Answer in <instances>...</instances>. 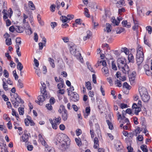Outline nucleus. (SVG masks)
<instances>
[{
	"label": "nucleus",
	"instance_id": "f257e3e1",
	"mask_svg": "<svg viewBox=\"0 0 152 152\" xmlns=\"http://www.w3.org/2000/svg\"><path fill=\"white\" fill-rule=\"evenodd\" d=\"M117 65L118 69L121 70L124 73L128 75L129 69L124 58H118L117 60Z\"/></svg>",
	"mask_w": 152,
	"mask_h": 152
},
{
	"label": "nucleus",
	"instance_id": "f03ea898",
	"mask_svg": "<svg viewBox=\"0 0 152 152\" xmlns=\"http://www.w3.org/2000/svg\"><path fill=\"white\" fill-rule=\"evenodd\" d=\"M139 91L142 100L145 102H148L150 99L147 90L144 88H139Z\"/></svg>",
	"mask_w": 152,
	"mask_h": 152
},
{
	"label": "nucleus",
	"instance_id": "7ed1b4c3",
	"mask_svg": "<svg viewBox=\"0 0 152 152\" xmlns=\"http://www.w3.org/2000/svg\"><path fill=\"white\" fill-rule=\"evenodd\" d=\"M69 49L71 53L74 56H78L81 59H83L82 57L81 56V54L78 51H76V46L75 44H70L69 45Z\"/></svg>",
	"mask_w": 152,
	"mask_h": 152
},
{
	"label": "nucleus",
	"instance_id": "20e7f679",
	"mask_svg": "<svg viewBox=\"0 0 152 152\" xmlns=\"http://www.w3.org/2000/svg\"><path fill=\"white\" fill-rule=\"evenodd\" d=\"M57 141L56 143V145H59L60 143L67 140L69 142V139L66 135H63L62 134H57L56 137Z\"/></svg>",
	"mask_w": 152,
	"mask_h": 152
},
{
	"label": "nucleus",
	"instance_id": "39448f33",
	"mask_svg": "<svg viewBox=\"0 0 152 152\" xmlns=\"http://www.w3.org/2000/svg\"><path fill=\"white\" fill-rule=\"evenodd\" d=\"M144 57V54H136V61L137 65L138 66L143 62Z\"/></svg>",
	"mask_w": 152,
	"mask_h": 152
},
{
	"label": "nucleus",
	"instance_id": "423d86ee",
	"mask_svg": "<svg viewBox=\"0 0 152 152\" xmlns=\"http://www.w3.org/2000/svg\"><path fill=\"white\" fill-rule=\"evenodd\" d=\"M48 97L47 94L39 96L38 97V101L36 100L35 102L37 103L38 102L39 104L40 105H42L43 104V102L45 100V99Z\"/></svg>",
	"mask_w": 152,
	"mask_h": 152
},
{
	"label": "nucleus",
	"instance_id": "0eeeda50",
	"mask_svg": "<svg viewBox=\"0 0 152 152\" xmlns=\"http://www.w3.org/2000/svg\"><path fill=\"white\" fill-rule=\"evenodd\" d=\"M72 94L71 99L72 101L75 102L78 101L79 99V95L76 92H73Z\"/></svg>",
	"mask_w": 152,
	"mask_h": 152
},
{
	"label": "nucleus",
	"instance_id": "6e6552de",
	"mask_svg": "<svg viewBox=\"0 0 152 152\" xmlns=\"http://www.w3.org/2000/svg\"><path fill=\"white\" fill-rule=\"evenodd\" d=\"M7 3L6 1L0 0V13L3 8H7Z\"/></svg>",
	"mask_w": 152,
	"mask_h": 152
},
{
	"label": "nucleus",
	"instance_id": "1a4fd4ad",
	"mask_svg": "<svg viewBox=\"0 0 152 152\" xmlns=\"http://www.w3.org/2000/svg\"><path fill=\"white\" fill-rule=\"evenodd\" d=\"M67 140L64 141L60 143L59 145H60V148L61 150L65 151L66 150L67 144Z\"/></svg>",
	"mask_w": 152,
	"mask_h": 152
},
{
	"label": "nucleus",
	"instance_id": "9d476101",
	"mask_svg": "<svg viewBox=\"0 0 152 152\" xmlns=\"http://www.w3.org/2000/svg\"><path fill=\"white\" fill-rule=\"evenodd\" d=\"M29 135H30L29 133L28 134L24 133L22 137V140H21V141H23V142H27L28 140Z\"/></svg>",
	"mask_w": 152,
	"mask_h": 152
},
{
	"label": "nucleus",
	"instance_id": "9b49d317",
	"mask_svg": "<svg viewBox=\"0 0 152 152\" xmlns=\"http://www.w3.org/2000/svg\"><path fill=\"white\" fill-rule=\"evenodd\" d=\"M86 33V35L84 36L83 37V40L84 41H86L87 39H90L92 35V33L90 31H87Z\"/></svg>",
	"mask_w": 152,
	"mask_h": 152
},
{
	"label": "nucleus",
	"instance_id": "f8f14e48",
	"mask_svg": "<svg viewBox=\"0 0 152 152\" xmlns=\"http://www.w3.org/2000/svg\"><path fill=\"white\" fill-rule=\"evenodd\" d=\"M68 115L67 113V110H65L64 112H62L61 117L63 120L66 121L67 119Z\"/></svg>",
	"mask_w": 152,
	"mask_h": 152
},
{
	"label": "nucleus",
	"instance_id": "ddd939ff",
	"mask_svg": "<svg viewBox=\"0 0 152 152\" xmlns=\"http://www.w3.org/2000/svg\"><path fill=\"white\" fill-rule=\"evenodd\" d=\"M106 28L104 29V31L107 33L110 32L111 30V25L109 23H106Z\"/></svg>",
	"mask_w": 152,
	"mask_h": 152
},
{
	"label": "nucleus",
	"instance_id": "4468645a",
	"mask_svg": "<svg viewBox=\"0 0 152 152\" xmlns=\"http://www.w3.org/2000/svg\"><path fill=\"white\" fill-rule=\"evenodd\" d=\"M94 148L95 149H97L99 146V140L97 137H95L94 139Z\"/></svg>",
	"mask_w": 152,
	"mask_h": 152
},
{
	"label": "nucleus",
	"instance_id": "2eb2a0df",
	"mask_svg": "<svg viewBox=\"0 0 152 152\" xmlns=\"http://www.w3.org/2000/svg\"><path fill=\"white\" fill-rule=\"evenodd\" d=\"M24 30L22 26H16L15 27V31L18 33H22L23 31Z\"/></svg>",
	"mask_w": 152,
	"mask_h": 152
},
{
	"label": "nucleus",
	"instance_id": "dca6fc26",
	"mask_svg": "<svg viewBox=\"0 0 152 152\" xmlns=\"http://www.w3.org/2000/svg\"><path fill=\"white\" fill-rule=\"evenodd\" d=\"M115 31L117 34H119L122 32H125L124 28L122 27H118L116 29Z\"/></svg>",
	"mask_w": 152,
	"mask_h": 152
},
{
	"label": "nucleus",
	"instance_id": "f3484780",
	"mask_svg": "<svg viewBox=\"0 0 152 152\" xmlns=\"http://www.w3.org/2000/svg\"><path fill=\"white\" fill-rule=\"evenodd\" d=\"M122 24L123 26L127 28H129L131 26V25L130 23H128L127 20H123L122 22Z\"/></svg>",
	"mask_w": 152,
	"mask_h": 152
},
{
	"label": "nucleus",
	"instance_id": "a211bd4d",
	"mask_svg": "<svg viewBox=\"0 0 152 152\" xmlns=\"http://www.w3.org/2000/svg\"><path fill=\"white\" fill-rule=\"evenodd\" d=\"M49 121L50 122L51 124L52 125V126L53 128L55 129H56L57 128V125H58V124H57L56 123H55L53 122V120L51 119H49Z\"/></svg>",
	"mask_w": 152,
	"mask_h": 152
},
{
	"label": "nucleus",
	"instance_id": "6ab92c4d",
	"mask_svg": "<svg viewBox=\"0 0 152 152\" xmlns=\"http://www.w3.org/2000/svg\"><path fill=\"white\" fill-rule=\"evenodd\" d=\"M143 49L142 47L138 46L136 54H144Z\"/></svg>",
	"mask_w": 152,
	"mask_h": 152
},
{
	"label": "nucleus",
	"instance_id": "aec40b11",
	"mask_svg": "<svg viewBox=\"0 0 152 152\" xmlns=\"http://www.w3.org/2000/svg\"><path fill=\"white\" fill-rule=\"evenodd\" d=\"M128 60L130 62H134V57L132 54L130 53L129 55L128 56Z\"/></svg>",
	"mask_w": 152,
	"mask_h": 152
},
{
	"label": "nucleus",
	"instance_id": "412c9836",
	"mask_svg": "<svg viewBox=\"0 0 152 152\" xmlns=\"http://www.w3.org/2000/svg\"><path fill=\"white\" fill-rule=\"evenodd\" d=\"M54 121L55 123L59 124L61 122V118L59 116H58L57 118H55L53 119V121Z\"/></svg>",
	"mask_w": 152,
	"mask_h": 152
},
{
	"label": "nucleus",
	"instance_id": "4be33fe9",
	"mask_svg": "<svg viewBox=\"0 0 152 152\" xmlns=\"http://www.w3.org/2000/svg\"><path fill=\"white\" fill-rule=\"evenodd\" d=\"M48 60L52 67L53 68H54L55 67V65L54 64V60L50 57L48 58Z\"/></svg>",
	"mask_w": 152,
	"mask_h": 152
},
{
	"label": "nucleus",
	"instance_id": "5701e85b",
	"mask_svg": "<svg viewBox=\"0 0 152 152\" xmlns=\"http://www.w3.org/2000/svg\"><path fill=\"white\" fill-rule=\"evenodd\" d=\"M95 118V117L94 115H93L92 117L91 118L89 121V124L91 127L93 126V124L94 122Z\"/></svg>",
	"mask_w": 152,
	"mask_h": 152
},
{
	"label": "nucleus",
	"instance_id": "b1692460",
	"mask_svg": "<svg viewBox=\"0 0 152 152\" xmlns=\"http://www.w3.org/2000/svg\"><path fill=\"white\" fill-rule=\"evenodd\" d=\"M6 79L5 78H3L2 79L3 81V88L5 91H7L8 90V88L7 85H6L5 83V81H6Z\"/></svg>",
	"mask_w": 152,
	"mask_h": 152
},
{
	"label": "nucleus",
	"instance_id": "393cba45",
	"mask_svg": "<svg viewBox=\"0 0 152 152\" xmlns=\"http://www.w3.org/2000/svg\"><path fill=\"white\" fill-rule=\"evenodd\" d=\"M111 21L114 25L118 26L119 23V21H118L117 20H115V17H112Z\"/></svg>",
	"mask_w": 152,
	"mask_h": 152
},
{
	"label": "nucleus",
	"instance_id": "a878e982",
	"mask_svg": "<svg viewBox=\"0 0 152 152\" xmlns=\"http://www.w3.org/2000/svg\"><path fill=\"white\" fill-rule=\"evenodd\" d=\"M138 14L139 15L143 14V8L142 7H137Z\"/></svg>",
	"mask_w": 152,
	"mask_h": 152
},
{
	"label": "nucleus",
	"instance_id": "bb28decb",
	"mask_svg": "<svg viewBox=\"0 0 152 152\" xmlns=\"http://www.w3.org/2000/svg\"><path fill=\"white\" fill-rule=\"evenodd\" d=\"M84 14L85 16L87 18H89L90 17V15L89 14V11L88 9L86 8H85L84 9Z\"/></svg>",
	"mask_w": 152,
	"mask_h": 152
},
{
	"label": "nucleus",
	"instance_id": "cd10ccee",
	"mask_svg": "<svg viewBox=\"0 0 152 152\" xmlns=\"http://www.w3.org/2000/svg\"><path fill=\"white\" fill-rule=\"evenodd\" d=\"M90 107H87L86 109V113L87 115H84V117L85 118H86L90 114Z\"/></svg>",
	"mask_w": 152,
	"mask_h": 152
},
{
	"label": "nucleus",
	"instance_id": "c85d7f7f",
	"mask_svg": "<svg viewBox=\"0 0 152 152\" xmlns=\"http://www.w3.org/2000/svg\"><path fill=\"white\" fill-rule=\"evenodd\" d=\"M121 51L122 52L124 53L126 55L128 54L129 53V50L126 47L122 48L121 49Z\"/></svg>",
	"mask_w": 152,
	"mask_h": 152
},
{
	"label": "nucleus",
	"instance_id": "c756f323",
	"mask_svg": "<svg viewBox=\"0 0 152 152\" xmlns=\"http://www.w3.org/2000/svg\"><path fill=\"white\" fill-rule=\"evenodd\" d=\"M140 148L143 152H148V149L146 145H142L140 146Z\"/></svg>",
	"mask_w": 152,
	"mask_h": 152
},
{
	"label": "nucleus",
	"instance_id": "7c9ffc66",
	"mask_svg": "<svg viewBox=\"0 0 152 152\" xmlns=\"http://www.w3.org/2000/svg\"><path fill=\"white\" fill-rule=\"evenodd\" d=\"M28 4L29 6L30 7L31 9L32 10H34L35 9V7L34 5L31 1H30L28 2Z\"/></svg>",
	"mask_w": 152,
	"mask_h": 152
},
{
	"label": "nucleus",
	"instance_id": "2f4dec72",
	"mask_svg": "<svg viewBox=\"0 0 152 152\" xmlns=\"http://www.w3.org/2000/svg\"><path fill=\"white\" fill-rule=\"evenodd\" d=\"M65 110H66L64 106L63 105H61L60 106L59 109L58 110V112L62 114V112H64Z\"/></svg>",
	"mask_w": 152,
	"mask_h": 152
},
{
	"label": "nucleus",
	"instance_id": "473e14b6",
	"mask_svg": "<svg viewBox=\"0 0 152 152\" xmlns=\"http://www.w3.org/2000/svg\"><path fill=\"white\" fill-rule=\"evenodd\" d=\"M129 81L131 85H134L135 83V78L134 77H129Z\"/></svg>",
	"mask_w": 152,
	"mask_h": 152
},
{
	"label": "nucleus",
	"instance_id": "72a5a7b5",
	"mask_svg": "<svg viewBox=\"0 0 152 152\" xmlns=\"http://www.w3.org/2000/svg\"><path fill=\"white\" fill-rule=\"evenodd\" d=\"M11 102L12 104H13L14 107L15 108H17L19 106V104L20 103V102H17L14 100H13L11 99Z\"/></svg>",
	"mask_w": 152,
	"mask_h": 152
},
{
	"label": "nucleus",
	"instance_id": "f704fd0d",
	"mask_svg": "<svg viewBox=\"0 0 152 152\" xmlns=\"http://www.w3.org/2000/svg\"><path fill=\"white\" fill-rule=\"evenodd\" d=\"M5 43L7 45H10L12 44L11 39V38H6L5 40Z\"/></svg>",
	"mask_w": 152,
	"mask_h": 152
},
{
	"label": "nucleus",
	"instance_id": "c9c22d12",
	"mask_svg": "<svg viewBox=\"0 0 152 152\" xmlns=\"http://www.w3.org/2000/svg\"><path fill=\"white\" fill-rule=\"evenodd\" d=\"M46 88V87H45L44 86H43V87L40 88L41 92L42 94H47Z\"/></svg>",
	"mask_w": 152,
	"mask_h": 152
},
{
	"label": "nucleus",
	"instance_id": "e433bc0d",
	"mask_svg": "<svg viewBox=\"0 0 152 152\" xmlns=\"http://www.w3.org/2000/svg\"><path fill=\"white\" fill-rule=\"evenodd\" d=\"M86 86L87 89L88 90H91L92 89V87L91 83L88 81V82H86Z\"/></svg>",
	"mask_w": 152,
	"mask_h": 152
},
{
	"label": "nucleus",
	"instance_id": "4c0bfd02",
	"mask_svg": "<svg viewBox=\"0 0 152 152\" xmlns=\"http://www.w3.org/2000/svg\"><path fill=\"white\" fill-rule=\"evenodd\" d=\"M123 88H125L128 90H130L131 88V87L130 86L127 82H125L123 84Z\"/></svg>",
	"mask_w": 152,
	"mask_h": 152
},
{
	"label": "nucleus",
	"instance_id": "58836bf2",
	"mask_svg": "<svg viewBox=\"0 0 152 152\" xmlns=\"http://www.w3.org/2000/svg\"><path fill=\"white\" fill-rule=\"evenodd\" d=\"M75 140L78 146H80L81 145L82 142L80 138H75Z\"/></svg>",
	"mask_w": 152,
	"mask_h": 152
},
{
	"label": "nucleus",
	"instance_id": "ea45409f",
	"mask_svg": "<svg viewBox=\"0 0 152 152\" xmlns=\"http://www.w3.org/2000/svg\"><path fill=\"white\" fill-rule=\"evenodd\" d=\"M27 29L26 30V34L28 35H30L32 33L31 28L29 26H27Z\"/></svg>",
	"mask_w": 152,
	"mask_h": 152
},
{
	"label": "nucleus",
	"instance_id": "a19ab883",
	"mask_svg": "<svg viewBox=\"0 0 152 152\" xmlns=\"http://www.w3.org/2000/svg\"><path fill=\"white\" fill-rule=\"evenodd\" d=\"M106 122L108 126L109 129L111 130L113 129V126L112 123L110 122L109 120H107Z\"/></svg>",
	"mask_w": 152,
	"mask_h": 152
},
{
	"label": "nucleus",
	"instance_id": "79ce46f5",
	"mask_svg": "<svg viewBox=\"0 0 152 152\" xmlns=\"http://www.w3.org/2000/svg\"><path fill=\"white\" fill-rule=\"evenodd\" d=\"M12 115L13 116H15L16 118V119L17 120H18V118H19L18 117V114H17L16 113V112L15 110L14 109L12 108Z\"/></svg>",
	"mask_w": 152,
	"mask_h": 152
},
{
	"label": "nucleus",
	"instance_id": "37998d69",
	"mask_svg": "<svg viewBox=\"0 0 152 152\" xmlns=\"http://www.w3.org/2000/svg\"><path fill=\"white\" fill-rule=\"evenodd\" d=\"M17 69L20 71H22L23 69V66L20 62H19L17 65Z\"/></svg>",
	"mask_w": 152,
	"mask_h": 152
},
{
	"label": "nucleus",
	"instance_id": "c03bdc74",
	"mask_svg": "<svg viewBox=\"0 0 152 152\" xmlns=\"http://www.w3.org/2000/svg\"><path fill=\"white\" fill-rule=\"evenodd\" d=\"M45 150L46 151H48V152H55L54 148L51 147H49L48 148L45 149Z\"/></svg>",
	"mask_w": 152,
	"mask_h": 152
},
{
	"label": "nucleus",
	"instance_id": "a18cd8bd",
	"mask_svg": "<svg viewBox=\"0 0 152 152\" xmlns=\"http://www.w3.org/2000/svg\"><path fill=\"white\" fill-rule=\"evenodd\" d=\"M18 111L20 115H23L24 114V109L23 107H19L18 108Z\"/></svg>",
	"mask_w": 152,
	"mask_h": 152
},
{
	"label": "nucleus",
	"instance_id": "49530a36",
	"mask_svg": "<svg viewBox=\"0 0 152 152\" xmlns=\"http://www.w3.org/2000/svg\"><path fill=\"white\" fill-rule=\"evenodd\" d=\"M115 84L118 87H121L122 86L121 81L118 80H116L115 81Z\"/></svg>",
	"mask_w": 152,
	"mask_h": 152
},
{
	"label": "nucleus",
	"instance_id": "de8ad7c7",
	"mask_svg": "<svg viewBox=\"0 0 152 152\" xmlns=\"http://www.w3.org/2000/svg\"><path fill=\"white\" fill-rule=\"evenodd\" d=\"M27 117H28V120L29 123H30V125L31 126H34L35 124L33 121L31 120V117L29 116H28Z\"/></svg>",
	"mask_w": 152,
	"mask_h": 152
},
{
	"label": "nucleus",
	"instance_id": "09e8293b",
	"mask_svg": "<svg viewBox=\"0 0 152 152\" xmlns=\"http://www.w3.org/2000/svg\"><path fill=\"white\" fill-rule=\"evenodd\" d=\"M60 18L62 22L64 23L66 22L68 20L67 17L65 16H62Z\"/></svg>",
	"mask_w": 152,
	"mask_h": 152
},
{
	"label": "nucleus",
	"instance_id": "8fccbe9b",
	"mask_svg": "<svg viewBox=\"0 0 152 152\" xmlns=\"http://www.w3.org/2000/svg\"><path fill=\"white\" fill-rule=\"evenodd\" d=\"M141 131V130H140V128L139 127H138L135 130L134 132L136 136H137L138 134H140V132Z\"/></svg>",
	"mask_w": 152,
	"mask_h": 152
},
{
	"label": "nucleus",
	"instance_id": "3c124183",
	"mask_svg": "<svg viewBox=\"0 0 152 152\" xmlns=\"http://www.w3.org/2000/svg\"><path fill=\"white\" fill-rule=\"evenodd\" d=\"M18 86L20 88H22L23 87V85L22 81L20 79L18 80Z\"/></svg>",
	"mask_w": 152,
	"mask_h": 152
},
{
	"label": "nucleus",
	"instance_id": "603ef678",
	"mask_svg": "<svg viewBox=\"0 0 152 152\" xmlns=\"http://www.w3.org/2000/svg\"><path fill=\"white\" fill-rule=\"evenodd\" d=\"M141 110V109L140 107H139L137 108H136L135 109L134 113L136 115H138L140 111Z\"/></svg>",
	"mask_w": 152,
	"mask_h": 152
},
{
	"label": "nucleus",
	"instance_id": "864d4df0",
	"mask_svg": "<svg viewBox=\"0 0 152 152\" xmlns=\"http://www.w3.org/2000/svg\"><path fill=\"white\" fill-rule=\"evenodd\" d=\"M103 72L105 74H106L108 73V69L107 67H104L102 69Z\"/></svg>",
	"mask_w": 152,
	"mask_h": 152
},
{
	"label": "nucleus",
	"instance_id": "5fc2aeb1",
	"mask_svg": "<svg viewBox=\"0 0 152 152\" xmlns=\"http://www.w3.org/2000/svg\"><path fill=\"white\" fill-rule=\"evenodd\" d=\"M52 104H51L50 103H48L46 104V107H47V109L49 110H52L53 107L51 106V105Z\"/></svg>",
	"mask_w": 152,
	"mask_h": 152
},
{
	"label": "nucleus",
	"instance_id": "6e6d98bb",
	"mask_svg": "<svg viewBox=\"0 0 152 152\" xmlns=\"http://www.w3.org/2000/svg\"><path fill=\"white\" fill-rule=\"evenodd\" d=\"M146 29L148 31V33L151 34L152 31V28L151 26H149L146 27Z\"/></svg>",
	"mask_w": 152,
	"mask_h": 152
},
{
	"label": "nucleus",
	"instance_id": "4d7b16f0",
	"mask_svg": "<svg viewBox=\"0 0 152 152\" xmlns=\"http://www.w3.org/2000/svg\"><path fill=\"white\" fill-rule=\"evenodd\" d=\"M4 75L5 77L8 78L9 76V74L7 71L6 69H4L3 71Z\"/></svg>",
	"mask_w": 152,
	"mask_h": 152
},
{
	"label": "nucleus",
	"instance_id": "13d9d810",
	"mask_svg": "<svg viewBox=\"0 0 152 152\" xmlns=\"http://www.w3.org/2000/svg\"><path fill=\"white\" fill-rule=\"evenodd\" d=\"M15 101L17 102H20L21 103L23 104L24 103V101L21 99V98L19 97H18L17 98H16L15 99Z\"/></svg>",
	"mask_w": 152,
	"mask_h": 152
},
{
	"label": "nucleus",
	"instance_id": "bf43d9fd",
	"mask_svg": "<svg viewBox=\"0 0 152 152\" xmlns=\"http://www.w3.org/2000/svg\"><path fill=\"white\" fill-rule=\"evenodd\" d=\"M35 73L39 77H40L41 76V72L39 69H36L35 70Z\"/></svg>",
	"mask_w": 152,
	"mask_h": 152
},
{
	"label": "nucleus",
	"instance_id": "052dcab7",
	"mask_svg": "<svg viewBox=\"0 0 152 152\" xmlns=\"http://www.w3.org/2000/svg\"><path fill=\"white\" fill-rule=\"evenodd\" d=\"M42 145H44L45 148V149H47V148H48L49 147L48 145L47 144L46 142L44 140H42Z\"/></svg>",
	"mask_w": 152,
	"mask_h": 152
},
{
	"label": "nucleus",
	"instance_id": "680f3d73",
	"mask_svg": "<svg viewBox=\"0 0 152 152\" xmlns=\"http://www.w3.org/2000/svg\"><path fill=\"white\" fill-rule=\"evenodd\" d=\"M55 99L53 97H51L50 99L49 102L51 104H53L55 102Z\"/></svg>",
	"mask_w": 152,
	"mask_h": 152
},
{
	"label": "nucleus",
	"instance_id": "e2e57ef3",
	"mask_svg": "<svg viewBox=\"0 0 152 152\" xmlns=\"http://www.w3.org/2000/svg\"><path fill=\"white\" fill-rule=\"evenodd\" d=\"M75 22L77 24L80 25L82 24V20L80 19H77L75 20Z\"/></svg>",
	"mask_w": 152,
	"mask_h": 152
},
{
	"label": "nucleus",
	"instance_id": "0e129e2a",
	"mask_svg": "<svg viewBox=\"0 0 152 152\" xmlns=\"http://www.w3.org/2000/svg\"><path fill=\"white\" fill-rule=\"evenodd\" d=\"M93 82L95 83L96 84L97 83L96 80V77L95 74H93L92 76Z\"/></svg>",
	"mask_w": 152,
	"mask_h": 152
},
{
	"label": "nucleus",
	"instance_id": "69168bd1",
	"mask_svg": "<svg viewBox=\"0 0 152 152\" xmlns=\"http://www.w3.org/2000/svg\"><path fill=\"white\" fill-rule=\"evenodd\" d=\"M64 83H58L57 85V86L58 89H61L64 87Z\"/></svg>",
	"mask_w": 152,
	"mask_h": 152
},
{
	"label": "nucleus",
	"instance_id": "338daca9",
	"mask_svg": "<svg viewBox=\"0 0 152 152\" xmlns=\"http://www.w3.org/2000/svg\"><path fill=\"white\" fill-rule=\"evenodd\" d=\"M120 107L121 108L123 109L128 107L127 104L124 103H121L120 104Z\"/></svg>",
	"mask_w": 152,
	"mask_h": 152
},
{
	"label": "nucleus",
	"instance_id": "774afa93",
	"mask_svg": "<svg viewBox=\"0 0 152 152\" xmlns=\"http://www.w3.org/2000/svg\"><path fill=\"white\" fill-rule=\"evenodd\" d=\"M52 28L53 29L57 25V23L56 22H52L50 23Z\"/></svg>",
	"mask_w": 152,
	"mask_h": 152
}]
</instances>
